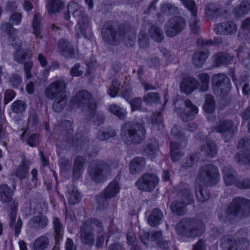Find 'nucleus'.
<instances>
[{
  "mask_svg": "<svg viewBox=\"0 0 250 250\" xmlns=\"http://www.w3.org/2000/svg\"><path fill=\"white\" fill-rule=\"evenodd\" d=\"M132 28L129 24H119L114 21H107L103 25L101 29V35L104 43L116 46L120 43L122 39L125 38L130 32L132 33Z\"/></svg>",
  "mask_w": 250,
  "mask_h": 250,
  "instance_id": "obj_1",
  "label": "nucleus"
},
{
  "mask_svg": "<svg viewBox=\"0 0 250 250\" xmlns=\"http://www.w3.org/2000/svg\"><path fill=\"white\" fill-rule=\"evenodd\" d=\"M250 212V200L243 197H235L229 204L225 214H218L220 221L231 223L237 219H243Z\"/></svg>",
  "mask_w": 250,
  "mask_h": 250,
  "instance_id": "obj_2",
  "label": "nucleus"
},
{
  "mask_svg": "<svg viewBox=\"0 0 250 250\" xmlns=\"http://www.w3.org/2000/svg\"><path fill=\"white\" fill-rule=\"evenodd\" d=\"M69 104L73 107L85 108L88 120L93 119L96 115L97 102L91 93L85 89L77 92L71 99Z\"/></svg>",
  "mask_w": 250,
  "mask_h": 250,
  "instance_id": "obj_3",
  "label": "nucleus"
},
{
  "mask_svg": "<svg viewBox=\"0 0 250 250\" xmlns=\"http://www.w3.org/2000/svg\"><path fill=\"white\" fill-rule=\"evenodd\" d=\"M121 133L123 140L126 144L138 145L145 139L146 130L141 123L127 122L122 125Z\"/></svg>",
  "mask_w": 250,
  "mask_h": 250,
  "instance_id": "obj_4",
  "label": "nucleus"
},
{
  "mask_svg": "<svg viewBox=\"0 0 250 250\" xmlns=\"http://www.w3.org/2000/svg\"><path fill=\"white\" fill-rule=\"evenodd\" d=\"M179 235L187 238H194L202 235L205 230L204 223L194 218H183L176 226Z\"/></svg>",
  "mask_w": 250,
  "mask_h": 250,
  "instance_id": "obj_5",
  "label": "nucleus"
},
{
  "mask_svg": "<svg viewBox=\"0 0 250 250\" xmlns=\"http://www.w3.org/2000/svg\"><path fill=\"white\" fill-rule=\"evenodd\" d=\"M87 171L91 180L96 184H100L106 181L111 167L105 162L97 159L90 163Z\"/></svg>",
  "mask_w": 250,
  "mask_h": 250,
  "instance_id": "obj_6",
  "label": "nucleus"
},
{
  "mask_svg": "<svg viewBox=\"0 0 250 250\" xmlns=\"http://www.w3.org/2000/svg\"><path fill=\"white\" fill-rule=\"evenodd\" d=\"M72 125L73 123L69 120H64L62 123V125L67 135V140L69 139L70 141H72V146L77 152L87 149L88 146L89 140L80 133H76L75 136L73 137Z\"/></svg>",
  "mask_w": 250,
  "mask_h": 250,
  "instance_id": "obj_7",
  "label": "nucleus"
},
{
  "mask_svg": "<svg viewBox=\"0 0 250 250\" xmlns=\"http://www.w3.org/2000/svg\"><path fill=\"white\" fill-rule=\"evenodd\" d=\"M219 177L220 174L217 167L212 164H208L201 167L197 180L204 185L212 186L217 184Z\"/></svg>",
  "mask_w": 250,
  "mask_h": 250,
  "instance_id": "obj_8",
  "label": "nucleus"
},
{
  "mask_svg": "<svg viewBox=\"0 0 250 250\" xmlns=\"http://www.w3.org/2000/svg\"><path fill=\"white\" fill-rule=\"evenodd\" d=\"M211 84L214 93L223 97L227 96L232 88L229 78L221 73L215 74L212 76Z\"/></svg>",
  "mask_w": 250,
  "mask_h": 250,
  "instance_id": "obj_9",
  "label": "nucleus"
},
{
  "mask_svg": "<svg viewBox=\"0 0 250 250\" xmlns=\"http://www.w3.org/2000/svg\"><path fill=\"white\" fill-rule=\"evenodd\" d=\"M73 15L74 17H78L79 21L75 26L76 35L75 38L78 40L82 37L88 39L91 37V28L89 27L86 14L79 10H75Z\"/></svg>",
  "mask_w": 250,
  "mask_h": 250,
  "instance_id": "obj_10",
  "label": "nucleus"
},
{
  "mask_svg": "<svg viewBox=\"0 0 250 250\" xmlns=\"http://www.w3.org/2000/svg\"><path fill=\"white\" fill-rule=\"evenodd\" d=\"M197 45L204 50L196 51L193 55L192 62L197 67H201L205 62L208 57L209 51L208 47L212 46L214 43L211 40H206L203 38L198 39L196 42Z\"/></svg>",
  "mask_w": 250,
  "mask_h": 250,
  "instance_id": "obj_11",
  "label": "nucleus"
},
{
  "mask_svg": "<svg viewBox=\"0 0 250 250\" xmlns=\"http://www.w3.org/2000/svg\"><path fill=\"white\" fill-rule=\"evenodd\" d=\"M186 25L185 19L179 16H174L169 19L165 25V32L168 37H173L179 34Z\"/></svg>",
  "mask_w": 250,
  "mask_h": 250,
  "instance_id": "obj_12",
  "label": "nucleus"
},
{
  "mask_svg": "<svg viewBox=\"0 0 250 250\" xmlns=\"http://www.w3.org/2000/svg\"><path fill=\"white\" fill-rule=\"evenodd\" d=\"M159 179L153 173H146L143 174L135 182V186L140 190L153 191L158 185Z\"/></svg>",
  "mask_w": 250,
  "mask_h": 250,
  "instance_id": "obj_13",
  "label": "nucleus"
},
{
  "mask_svg": "<svg viewBox=\"0 0 250 250\" xmlns=\"http://www.w3.org/2000/svg\"><path fill=\"white\" fill-rule=\"evenodd\" d=\"M233 123L229 119L220 120L216 125L213 127V130L217 133L222 135L226 143L230 142L234 135Z\"/></svg>",
  "mask_w": 250,
  "mask_h": 250,
  "instance_id": "obj_14",
  "label": "nucleus"
},
{
  "mask_svg": "<svg viewBox=\"0 0 250 250\" xmlns=\"http://www.w3.org/2000/svg\"><path fill=\"white\" fill-rule=\"evenodd\" d=\"M237 148L241 149L235 156L238 163L249 165L250 164V139L244 138L240 139L238 142Z\"/></svg>",
  "mask_w": 250,
  "mask_h": 250,
  "instance_id": "obj_15",
  "label": "nucleus"
},
{
  "mask_svg": "<svg viewBox=\"0 0 250 250\" xmlns=\"http://www.w3.org/2000/svg\"><path fill=\"white\" fill-rule=\"evenodd\" d=\"M159 142L154 138L145 141L139 149V153L147 158L151 160L156 157L159 150Z\"/></svg>",
  "mask_w": 250,
  "mask_h": 250,
  "instance_id": "obj_16",
  "label": "nucleus"
},
{
  "mask_svg": "<svg viewBox=\"0 0 250 250\" xmlns=\"http://www.w3.org/2000/svg\"><path fill=\"white\" fill-rule=\"evenodd\" d=\"M65 87L66 84L63 80L55 81L45 89V96L51 100L59 97L60 96L65 94Z\"/></svg>",
  "mask_w": 250,
  "mask_h": 250,
  "instance_id": "obj_17",
  "label": "nucleus"
},
{
  "mask_svg": "<svg viewBox=\"0 0 250 250\" xmlns=\"http://www.w3.org/2000/svg\"><path fill=\"white\" fill-rule=\"evenodd\" d=\"M184 6L190 11L191 18L189 21V25L193 33H198L199 28L197 25L198 20L197 18V7L193 0H182Z\"/></svg>",
  "mask_w": 250,
  "mask_h": 250,
  "instance_id": "obj_18",
  "label": "nucleus"
},
{
  "mask_svg": "<svg viewBox=\"0 0 250 250\" xmlns=\"http://www.w3.org/2000/svg\"><path fill=\"white\" fill-rule=\"evenodd\" d=\"M58 52L65 59L76 58L75 47L72 44L64 39H60L57 44Z\"/></svg>",
  "mask_w": 250,
  "mask_h": 250,
  "instance_id": "obj_19",
  "label": "nucleus"
},
{
  "mask_svg": "<svg viewBox=\"0 0 250 250\" xmlns=\"http://www.w3.org/2000/svg\"><path fill=\"white\" fill-rule=\"evenodd\" d=\"M12 188H11L6 184L0 185V201L3 204H12L15 200L13 196L15 190L16 189V184L13 182L12 184Z\"/></svg>",
  "mask_w": 250,
  "mask_h": 250,
  "instance_id": "obj_20",
  "label": "nucleus"
},
{
  "mask_svg": "<svg viewBox=\"0 0 250 250\" xmlns=\"http://www.w3.org/2000/svg\"><path fill=\"white\" fill-rule=\"evenodd\" d=\"M200 86V83L194 77L186 76L183 78L180 84L182 92L189 95Z\"/></svg>",
  "mask_w": 250,
  "mask_h": 250,
  "instance_id": "obj_21",
  "label": "nucleus"
},
{
  "mask_svg": "<svg viewBox=\"0 0 250 250\" xmlns=\"http://www.w3.org/2000/svg\"><path fill=\"white\" fill-rule=\"evenodd\" d=\"M81 236L82 243L91 247L95 244L93 228L88 224H82L81 227Z\"/></svg>",
  "mask_w": 250,
  "mask_h": 250,
  "instance_id": "obj_22",
  "label": "nucleus"
},
{
  "mask_svg": "<svg viewBox=\"0 0 250 250\" xmlns=\"http://www.w3.org/2000/svg\"><path fill=\"white\" fill-rule=\"evenodd\" d=\"M237 30L236 24L233 21H229L215 25L214 30L217 34L231 35L234 34Z\"/></svg>",
  "mask_w": 250,
  "mask_h": 250,
  "instance_id": "obj_23",
  "label": "nucleus"
},
{
  "mask_svg": "<svg viewBox=\"0 0 250 250\" xmlns=\"http://www.w3.org/2000/svg\"><path fill=\"white\" fill-rule=\"evenodd\" d=\"M177 193L181 201L186 205H189L194 203L193 195L188 185L184 183L180 184L177 188Z\"/></svg>",
  "mask_w": 250,
  "mask_h": 250,
  "instance_id": "obj_24",
  "label": "nucleus"
},
{
  "mask_svg": "<svg viewBox=\"0 0 250 250\" xmlns=\"http://www.w3.org/2000/svg\"><path fill=\"white\" fill-rule=\"evenodd\" d=\"M86 160L82 156H77L74 161L72 168V177L75 180L80 179L84 171V165Z\"/></svg>",
  "mask_w": 250,
  "mask_h": 250,
  "instance_id": "obj_25",
  "label": "nucleus"
},
{
  "mask_svg": "<svg viewBox=\"0 0 250 250\" xmlns=\"http://www.w3.org/2000/svg\"><path fill=\"white\" fill-rule=\"evenodd\" d=\"M120 189L119 183L115 180H112L102 191L100 196L104 199H111L117 195Z\"/></svg>",
  "mask_w": 250,
  "mask_h": 250,
  "instance_id": "obj_26",
  "label": "nucleus"
},
{
  "mask_svg": "<svg viewBox=\"0 0 250 250\" xmlns=\"http://www.w3.org/2000/svg\"><path fill=\"white\" fill-rule=\"evenodd\" d=\"M29 165V160L25 156L22 157L21 161L13 174L21 180L24 179L28 172Z\"/></svg>",
  "mask_w": 250,
  "mask_h": 250,
  "instance_id": "obj_27",
  "label": "nucleus"
},
{
  "mask_svg": "<svg viewBox=\"0 0 250 250\" xmlns=\"http://www.w3.org/2000/svg\"><path fill=\"white\" fill-rule=\"evenodd\" d=\"M146 159L143 157H135L129 163L130 173L136 174L141 172L145 167Z\"/></svg>",
  "mask_w": 250,
  "mask_h": 250,
  "instance_id": "obj_28",
  "label": "nucleus"
},
{
  "mask_svg": "<svg viewBox=\"0 0 250 250\" xmlns=\"http://www.w3.org/2000/svg\"><path fill=\"white\" fill-rule=\"evenodd\" d=\"M48 224L47 217L42 213L34 216L29 221L30 227L35 229H44L46 227Z\"/></svg>",
  "mask_w": 250,
  "mask_h": 250,
  "instance_id": "obj_29",
  "label": "nucleus"
},
{
  "mask_svg": "<svg viewBox=\"0 0 250 250\" xmlns=\"http://www.w3.org/2000/svg\"><path fill=\"white\" fill-rule=\"evenodd\" d=\"M163 216V212L159 208H155L147 216V223L151 227H156L161 224Z\"/></svg>",
  "mask_w": 250,
  "mask_h": 250,
  "instance_id": "obj_30",
  "label": "nucleus"
},
{
  "mask_svg": "<svg viewBox=\"0 0 250 250\" xmlns=\"http://www.w3.org/2000/svg\"><path fill=\"white\" fill-rule=\"evenodd\" d=\"M14 61L20 64H22L26 61H28L32 58V54L28 49L19 47L17 48L13 54Z\"/></svg>",
  "mask_w": 250,
  "mask_h": 250,
  "instance_id": "obj_31",
  "label": "nucleus"
},
{
  "mask_svg": "<svg viewBox=\"0 0 250 250\" xmlns=\"http://www.w3.org/2000/svg\"><path fill=\"white\" fill-rule=\"evenodd\" d=\"M66 196L68 203L72 205L78 204L82 198L81 193L79 192L77 188L73 185H71L69 187Z\"/></svg>",
  "mask_w": 250,
  "mask_h": 250,
  "instance_id": "obj_32",
  "label": "nucleus"
},
{
  "mask_svg": "<svg viewBox=\"0 0 250 250\" xmlns=\"http://www.w3.org/2000/svg\"><path fill=\"white\" fill-rule=\"evenodd\" d=\"M214 63L216 66H219L220 65H226L231 63L233 60L232 57L228 53L224 52H220L214 55Z\"/></svg>",
  "mask_w": 250,
  "mask_h": 250,
  "instance_id": "obj_33",
  "label": "nucleus"
},
{
  "mask_svg": "<svg viewBox=\"0 0 250 250\" xmlns=\"http://www.w3.org/2000/svg\"><path fill=\"white\" fill-rule=\"evenodd\" d=\"M201 150L204 151L207 156L213 157L217 154V146L214 141L206 139V144L202 146Z\"/></svg>",
  "mask_w": 250,
  "mask_h": 250,
  "instance_id": "obj_34",
  "label": "nucleus"
},
{
  "mask_svg": "<svg viewBox=\"0 0 250 250\" xmlns=\"http://www.w3.org/2000/svg\"><path fill=\"white\" fill-rule=\"evenodd\" d=\"M195 191L197 199L202 203L206 201L210 197V193L207 187H202L200 184L195 185Z\"/></svg>",
  "mask_w": 250,
  "mask_h": 250,
  "instance_id": "obj_35",
  "label": "nucleus"
},
{
  "mask_svg": "<svg viewBox=\"0 0 250 250\" xmlns=\"http://www.w3.org/2000/svg\"><path fill=\"white\" fill-rule=\"evenodd\" d=\"M187 206L183 202L176 200L171 203L170 208L172 213L177 216H182L186 214Z\"/></svg>",
  "mask_w": 250,
  "mask_h": 250,
  "instance_id": "obj_36",
  "label": "nucleus"
},
{
  "mask_svg": "<svg viewBox=\"0 0 250 250\" xmlns=\"http://www.w3.org/2000/svg\"><path fill=\"white\" fill-rule=\"evenodd\" d=\"M226 13V10L216 7L213 4H209L206 6L207 15L212 19H217L224 16V15Z\"/></svg>",
  "mask_w": 250,
  "mask_h": 250,
  "instance_id": "obj_37",
  "label": "nucleus"
},
{
  "mask_svg": "<svg viewBox=\"0 0 250 250\" xmlns=\"http://www.w3.org/2000/svg\"><path fill=\"white\" fill-rule=\"evenodd\" d=\"M52 105L53 110L54 112L59 113L61 112L66 106L67 103V98L66 94L60 96L59 97L53 99Z\"/></svg>",
  "mask_w": 250,
  "mask_h": 250,
  "instance_id": "obj_38",
  "label": "nucleus"
},
{
  "mask_svg": "<svg viewBox=\"0 0 250 250\" xmlns=\"http://www.w3.org/2000/svg\"><path fill=\"white\" fill-rule=\"evenodd\" d=\"M64 3L61 0H48L46 7L50 14L56 13L62 9Z\"/></svg>",
  "mask_w": 250,
  "mask_h": 250,
  "instance_id": "obj_39",
  "label": "nucleus"
},
{
  "mask_svg": "<svg viewBox=\"0 0 250 250\" xmlns=\"http://www.w3.org/2000/svg\"><path fill=\"white\" fill-rule=\"evenodd\" d=\"M151 38L156 42H161L164 39V34L162 29L155 25H151L148 30Z\"/></svg>",
  "mask_w": 250,
  "mask_h": 250,
  "instance_id": "obj_40",
  "label": "nucleus"
},
{
  "mask_svg": "<svg viewBox=\"0 0 250 250\" xmlns=\"http://www.w3.org/2000/svg\"><path fill=\"white\" fill-rule=\"evenodd\" d=\"M250 10V3L246 1H242L239 5L235 7L233 13L235 17H242L247 14Z\"/></svg>",
  "mask_w": 250,
  "mask_h": 250,
  "instance_id": "obj_41",
  "label": "nucleus"
},
{
  "mask_svg": "<svg viewBox=\"0 0 250 250\" xmlns=\"http://www.w3.org/2000/svg\"><path fill=\"white\" fill-rule=\"evenodd\" d=\"M203 108L207 113H213L215 110V103L214 97L210 94H206Z\"/></svg>",
  "mask_w": 250,
  "mask_h": 250,
  "instance_id": "obj_42",
  "label": "nucleus"
},
{
  "mask_svg": "<svg viewBox=\"0 0 250 250\" xmlns=\"http://www.w3.org/2000/svg\"><path fill=\"white\" fill-rule=\"evenodd\" d=\"M53 229L54 230L56 239H62L64 233V227L60 222L59 218L54 217L53 219Z\"/></svg>",
  "mask_w": 250,
  "mask_h": 250,
  "instance_id": "obj_43",
  "label": "nucleus"
},
{
  "mask_svg": "<svg viewBox=\"0 0 250 250\" xmlns=\"http://www.w3.org/2000/svg\"><path fill=\"white\" fill-rule=\"evenodd\" d=\"M49 239L47 236L42 235L38 237L33 243L34 250H44L48 246Z\"/></svg>",
  "mask_w": 250,
  "mask_h": 250,
  "instance_id": "obj_44",
  "label": "nucleus"
},
{
  "mask_svg": "<svg viewBox=\"0 0 250 250\" xmlns=\"http://www.w3.org/2000/svg\"><path fill=\"white\" fill-rule=\"evenodd\" d=\"M221 245L226 250H237L236 242L233 240L230 236H225L220 239Z\"/></svg>",
  "mask_w": 250,
  "mask_h": 250,
  "instance_id": "obj_45",
  "label": "nucleus"
},
{
  "mask_svg": "<svg viewBox=\"0 0 250 250\" xmlns=\"http://www.w3.org/2000/svg\"><path fill=\"white\" fill-rule=\"evenodd\" d=\"M152 127L157 130H160L163 128V122L161 114L154 113L150 117Z\"/></svg>",
  "mask_w": 250,
  "mask_h": 250,
  "instance_id": "obj_46",
  "label": "nucleus"
},
{
  "mask_svg": "<svg viewBox=\"0 0 250 250\" xmlns=\"http://www.w3.org/2000/svg\"><path fill=\"white\" fill-rule=\"evenodd\" d=\"M26 144L32 147L37 146L40 144V135L38 133L28 132L25 139Z\"/></svg>",
  "mask_w": 250,
  "mask_h": 250,
  "instance_id": "obj_47",
  "label": "nucleus"
},
{
  "mask_svg": "<svg viewBox=\"0 0 250 250\" xmlns=\"http://www.w3.org/2000/svg\"><path fill=\"white\" fill-rule=\"evenodd\" d=\"M116 135L115 129L109 127L105 131H99L97 134V138L100 141H105L110 138L113 137Z\"/></svg>",
  "mask_w": 250,
  "mask_h": 250,
  "instance_id": "obj_48",
  "label": "nucleus"
},
{
  "mask_svg": "<svg viewBox=\"0 0 250 250\" xmlns=\"http://www.w3.org/2000/svg\"><path fill=\"white\" fill-rule=\"evenodd\" d=\"M26 108V104L21 100H17L11 104L12 112L16 114H22Z\"/></svg>",
  "mask_w": 250,
  "mask_h": 250,
  "instance_id": "obj_49",
  "label": "nucleus"
},
{
  "mask_svg": "<svg viewBox=\"0 0 250 250\" xmlns=\"http://www.w3.org/2000/svg\"><path fill=\"white\" fill-rule=\"evenodd\" d=\"M108 110L120 120H124L125 119V111L117 105H110L108 108Z\"/></svg>",
  "mask_w": 250,
  "mask_h": 250,
  "instance_id": "obj_50",
  "label": "nucleus"
},
{
  "mask_svg": "<svg viewBox=\"0 0 250 250\" xmlns=\"http://www.w3.org/2000/svg\"><path fill=\"white\" fill-rule=\"evenodd\" d=\"M198 78L201 83L200 90L203 92L207 91L208 89L209 75L207 73H203L198 76Z\"/></svg>",
  "mask_w": 250,
  "mask_h": 250,
  "instance_id": "obj_51",
  "label": "nucleus"
},
{
  "mask_svg": "<svg viewBox=\"0 0 250 250\" xmlns=\"http://www.w3.org/2000/svg\"><path fill=\"white\" fill-rule=\"evenodd\" d=\"M160 100V96L157 92H148L143 97V102L146 104H156Z\"/></svg>",
  "mask_w": 250,
  "mask_h": 250,
  "instance_id": "obj_52",
  "label": "nucleus"
},
{
  "mask_svg": "<svg viewBox=\"0 0 250 250\" xmlns=\"http://www.w3.org/2000/svg\"><path fill=\"white\" fill-rule=\"evenodd\" d=\"M32 26L33 29V33L36 38L42 39V36L41 35V19L37 14L34 16Z\"/></svg>",
  "mask_w": 250,
  "mask_h": 250,
  "instance_id": "obj_53",
  "label": "nucleus"
},
{
  "mask_svg": "<svg viewBox=\"0 0 250 250\" xmlns=\"http://www.w3.org/2000/svg\"><path fill=\"white\" fill-rule=\"evenodd\" d=\"M18 208V203L16 201H14L12 204L10 205V224L9 227L10 228H12L13 227V224L15 222L17 213Z\"/></svg>",
  "mask_w": 250,
  "mask_h": 250,
  "instance_id": "obj_54",
  "label": "nucleus"
},
{
  "mask_svg": "<svg viewBox=\"0 0 250 250\" xmlns=\"http://www.w3.org/2000/svg\"><path fill=\"white\" fill-rule=\"evenodd\" d=\"M170 134L177 139L183 141H187V138L185 136L179 125H175L170 130Z\"/></svg>",
  "mask_w": 250,
  "mask_h": 250,
  "instance_id": "obj_55",
  "label": "nucleus"
},
{
  "mask_svg": "<svg viewBox=\"0 0 250 250\" xmlns=\"http://www.w3.org/2000/svg\"><path fill=\"white\" fill-rule=\"evenodd\" d=\"M195 163V158L192 155L187 156L180 162L181 168L183 170H187L192 167Z\"/></svg>",
  "mask_w": 250,
  "mask_h": 250,
  "instance_id": "obj_56",
  "label": "nucleus"
},
{
  "mask_svg": "<svg viewBox=\"0 0 250 250\" xmlns=\"http://www.w3.org/2000/svg\"><path fill=\"white\" fill-rule=\"evenodd\" d=\"M143 99L141 97H135L130 99L128 103L131 108V111L142 110V103Z\"/></svg>",
  "mask_w": 250,
  "mask_h": 250,
  "instance_id": "obj_57",
  "label": "nucleus"
},
{
  "mask_svg": "<svg viewBox=\"0 0 250 250\" xmlns=\"http://www.w3.org/2000/svg\"><path fill=\"white\" fill-rule=\"evenodd\" d=\"M83 224H88L91 227L93 228L92 225L95 226L99 229L98 231H104V225L103 222L99 219L96 218L90 217L88 218L86 221L84 222Z\"/></svg>",
  "mask_w": 250,
  "mask_h": 250,
  "instance_id": "obj_58",
  "label": "nucleus"
},
{
  "mask_svg": "<svg viewBox=\"0 0 250 250\" xmlns=\"http://www.w3.org/2000/svg\"><path fill=\"white\" fill-rule=\"evenodd\" d=\"M120 86V84L119 83L117 80L114 79L112 81L111 85L108 89V93L111 97H115L117 95Z\"/></svg>",
  "mask_w": 250,
  "mask_h": 250,
  "instance_id": "obj_59",
  "label": "nucleus"
},
{
  "mask_svg": "<svg viewBox=\"0 0 250 250\" xmlns=\"http://www.w3.org/2000/svg\"><path fill=\"white\" fill-rule=\"evenodd\" d=\"M149 39L147 35L143 31L138 35V43L141 48H146L148 45Z\"/></svg>",
  "mask_w": 250,
  "mask_h": 250,
  "instance_id": "obj_60",
  "label": "nucleus"
},
{
  "mask_svg": "<svg viewBox=\"0 0 250 250\" xmlns=\"http://www.w3.org/2000/svg\"><path fill=\"white\" fill-rule=\"evenodd\" d=\"M146 61L150 68H156L160 65L161 61L157 56H151L147 58Z\"/></svg>",
  "mask_w": 250,
  "mask_h": 250,
  "instance_id": "obj_61",
  "label": "nucleus"
},
{
  "mask_svg": "<svg viewBox=\"0 0 250 250\" xmlns=\"http://www.w3.org/2000/svg\"><path fill=\"white\" fill-rule=\"evenodd\" d=\"M96 63V62L91 59L87 63V69L86 70L85 75L88 79L93 78L94 72L93 70L95 68Z\"/></svg>",
  "mask_w": 250,
  "mask_h": 250,
  "instance_id": "obj_62",
  "label": "nucleus"
},
{
  "mask_svg": "<svg viewBox=\"0 0 250 250\" xmlns=\"http://www.w3.org/2000/svg\"><path fill=\"white\" fill-rule=\"evenodd\" d=\"M2 30L5 32L9 37L12 36L16 29L14 28L12 24L8 22H2L1 23Z\"/></svg>",
  "mask_w": 250,
  "mask_h": 250,
  "instance_id": "obj_63",
  "label": "nucleus"
},
{
  "mask_svg": "<svg viewBox=\"0 0 250 250\" xmlns=\"http://www.w3.org/2000/svg\"><path fill=\"white\" fill-rule=\"evenodd\" d=\"M12 87L17 88L22 82V78L17 74H13L9 79Z\"/></svg>",
  "mask_w": 250,
  "mask_h": 250,
  "instance_id": "obj_64",
  "label": "nucleus"
}]
</instances>
